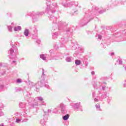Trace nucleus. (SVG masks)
<instances>
[{
  "label": "nucleus",
  "instance_id": "56",
  "mask_svg": "<svg viewBox=\"0 0 126 126\" xmlns=\"http://www.w3.org/2000/svg\"><path fill=\"white\" fill-rule=\"evenodd\" d=\"M106 45H107V44H104V46H106Z\"/></svg>",
  "mask_w": 126,
  "mask_h": 126
},
{
  "label": "nucleus",
  "instance_id": "3",
  "mask_svg": "<svg viewBox=\"0 0 126 126\" xmlns=\"http://www.w3.org/2000/svg\"><path fill=\"white\" fill-rule=\"evenodd\" d=\"M102 9V8H99L96 6H93L92 11L89 13V14H94V15H95L97 12H98L100 14L104 13V12H105L106 11V9H104L103 10Z\"/></svg>",
  "mask_w": 126,
  "mask_h": 126
},
{
  "label": "nucleus",
  "instance_id": "17",
  "mask_svg": "<svg viewBox=\"0 0 126 126\" xmlns=\"http://www.w3.org/2000/svg\"><path fill=\"white\" fill-rule=\"evenodd\" d=\"M74 60V58H73L72 57H67L65 58V61L67 62V63H71L72 61H73Z\"/></svg>",
  "mask_w": 126,
  "mask_h": 126
},
{
  "label": "nucleus",
  "instance_id": "52",
  "mask_svg": "<svg viewBox=\"0 0 126 126\" xmlns=\"http://www.w3.org/2000/svg\"><path fill=\"white\" fill-rule=\"evenodd\" d=\"M11 25H14V23H11Z\"/></svg>",
  "mask_w": 126,
  "mask_h": 126
},
{
  "label": "nucleus",
  "instance_id": "40",
  "mask_svg": "<svg viewBox=\"0 0 126 126\" xmlns=\"http://www.w3.org/2000/svg\"><path fill=\"white\" fill-rule=\"evenodd\" d=\"M12 63L13 64H16V61H13Z\"/></svg>",
  "mask_w": 126,
  "mask_h": 126
},
{
  "label": "nucleus",
  "instance_id": "53",
  "mask_svg": "<svg viewBox=\"0 0 126 126\" xmlns=\"http://www.w3.org/2000/svg\"><path fill=\"white\" fill-rule=\"evenodd\" d=\"M87 65H88V63H86V66H87Z\"/></svg>",
  "mask_w": 126,
  "mask_h": 126
},
{
  "label": "nucleus",
  "instance_id": "50",
  "mask_svg": "<svg viewBox=\"0 0 126 126\" xmlns=\"http://www.w3.org/2000/svg\"><path fill=\"white\" fill-rule=\"evenodd\" d=\"M2 65V64L1 63H0V66H1Z\"/></svg>",
  "mask_w": 126,
  "mask_h": 126
},
{
  "label": "nucleus",
  "instance_id": "10",
  "mask_svg": "<svg viewBox=\"0 0 126 126\" xmlns=\"http://www.w3.org/2000/svg\"><path fill=\"white\" fill-rule=\"evenodd\" d=\"M65 105L63 104V103H61L60 104V108L61 109V113L63 114V115H65V114H67V110L65 109Z\"/></svg>",
  "mask_w": 126,
  "mask_h": 126
},
{
  "label": "nucleus",
  "instance_id": "1",
  "mask_svg": "<svg viewBox=\"0 0 126 126\" xmlns=\"http://www.w3.org/2000/svg\"><path fill=\"white\" fill-rule=\"evenodd\" d=\"M46 72L42 69V75L40 78V81L38 82V84L40 87H46V88H50V86L47 85L48 80H46Z\"/></svg>",
  "mask_w": 126,
  "mask_h": 126
},
{
  "label": "nucleus",
  "instance_id": "36",
  "mask_svg": "<svg viewBox=\"0 0 126 126\" xmlns=\"http://www.w3.org/2000/svg\"><path fill=\"white\" fill-rule=\"evenodd\" d=\"M111 100H112V98L109 97L108 98V99H107V103H108V104H110V102Z\"/></svg>",
  "mask_w": 126,
  "mask_h": 126
},
{
  "label": "nucleus",
  "instance_id": "9",
  "mask_svg": "<svg viewBox=\"0 0 126 126\" xmlns=\"http://www.w3.org/2000/svg\"><path fill=\"white\" fill-rule=\"evenodd\" d=\"M74 4H75L74 1L70 2L69 3L63 1L62 3V5H63V6L65 8L71 7V6H72V5H74Z\"/></svg>",
  "mask_w": 126,
  "mask_h": 126
},
{
  "label": "nucleus",
  "instance_id": "26",
  "mask_svg": "<svg viewBox=\"0 0 126 126\" xmlns=\"http://www.w3.org/2000/svg\"><path fill=\"white\" fill-rule=\"evenodd\" d=\"M40 59L43 60V61H46V55L41 54L40 55Z\"/></svg>",
  "mask_w": 126,
  "mask_h": 126
},
{
  "label": "nucleus",
  "instance_id": "24",
  "mask_svg": "<svg viewBox=\"0 0 126 126\" xmlns=\"http://www.w3.org/2000/svg\"><path fill=\"white\" fill-rule=\"evenodd\" d=\"M75 64L76 65H80L81 64V61L79 60H75Z\"/></svg>",
  "mask_w": 126,
  "mask_h": 126
},
{
  "label": "nucleus",
  "instance_id": "44",
  "mask_svg": "<svg viewBox=\"0 0 126 126\" xmlns=\"http://www.w3.org/2000/svg\"><path fill=\"white\" fill-rule=\"evenodd\" d=\"M33 107H35V106H38L39 105L38 103H36L35 104H33Z\"/></svg>",
  "mask_w": 126,
  "mask_h": 126
},
{
  "label": "nucleus",
  "instance_id": "8",
  "mask_svg": "<svg viewBox=\"0 0 126 126\" xmlns=\"http://www.w3.org/2000/svg\"><path fill=\"white\" fill-rule=\"evenodd\" d=\"M26 122H28V116H27L26 114L24 115H22L20 119H16V123L17 124H19L20 123H26Z\"/></svg>",
  "mask_w": 126,
  "mask_h": 126
},
{
  "label": "nucleus",
  "instance_id": "21",
  "mask_svg": "<svg viewBox=\"0 0 126 126\" xmlns=\"http://www.w3.org/2000/svg\"><path fill=\"white\" fill-rule=\"evenodd\" d=\"M36 85H37V84H36L32 82H30L29 83V87H30V88H32V87H35V86H36Z\"/></svg>",
  "mask_w": 126,
  "mask_h": 126
},
{
  "label": "nucleus",
  "instance_id": "32",
  "mask_svg": "<svg viewBox=\"0 0 126 126\" xmlns=\"http://www.w3.org/2000/svg\"><path fill=\"white\" fill-rule=\"evenodd\" d=\"M19 105H20V108H24L25 107V104H24L23 103H22V102H20Z\"/></svg>",
  "mask_w": 126,
  "mask_h": 126
},
{
  "label": "nucleus",
  "instance_id": "4",
  "mask_svg": "<svg viewBox=\"0 0 126 126\" xmlns=\"http://www.w3.org/2000/svg\"><path fill=\"white\" fill-rule=\"evenodd\" d=\"M10 44L12 47L9 50L10 55V56H14V57H16V55L18 54V49H17V47L13 44L12 41H11Z\"/></svg>",
  "mask_w": 126,
  "mask_h": 126
},
{
  "label": "nucleus",
  "instance_id": "46",
  "mask_svg": "<svg viewBox=\"0 0 126 126\" xmlns=\"http://www.w3.org/2000/svg\"><path fill=\"white\" fill-rule=\"evenodd\" d=\"M124 87H126V80L125 81V83L124 84Z\"/></svg>",
  "mask_w": 126,
  "mask_h": 126
},
{
  "label": "nucleus",
  "instance_id": "6",
  "mask_svg": "<svg viewBox=\"0 0 126 126\" xmlns=\"http://www.w3.org/2000/svg\"><path fill=\"white\" fill-rule=\"evenodd\" d=\"M43 14H45V12H32L31 16L32 17V21L33 22H36V21H38V19L35 18V16H41L43 15Z\"/></svg>",
  "mask_w": 126,
  "mask_h": 126
},
{
  "label": "nucleus",
  "instance_id": "19",
  "mask_svg": "<svg viewBox=\"0 0 126 126\" xmlns=\"http://www.w3.org/2000/svg\"><path fill=\"white\" fill-rule=\"evenodd\" d=\"M14 31H15V32H17L18 31H21V26H19L18 27H15L14 28Z\"/></svg>",
  "mask_w": 126,
  "mask_h": 126
},
{
  "label": "nucleus",
  "instance_id": "30",
  "mask_svg": "<svg viewBox=\"0 0 126 126\" xmlns=\"http://www.w3.org/2000/svg\"><path fill=\"white\" fill-rule=\"evenodd\" d=\"M51 112H52V110L48 109L47 112H44V114L47 116H48L49 114H50V113H51Z\"/></svg>",
  "mask_w": 126,
  "mask_h": 126
},
{
  "label": "nucleus",
  "instance_id": "5",
  "mask_svg": "<svg viewBox=\"0 0 126 126\" xmlns=\"http://www.w3.org/2000/svg\"><path fill=\"white\" fill-rule=\"evenodd\" d=\"M91 20V18H90V15L88 13H86L83 19L81 21V25H87V24L89 21Z\"/></svg>",
  "mask_w": 126,
  "mask_h": 126
},
{
  "label": "nucleus",
  "instance_id": "35",
  "mask_svg": "<svg viewBox=\"0 0 126 126\" xmlns=\"http://www.w3.org/2000/svg\"><path fill=\"white\" fill-rule=\"evenodd\" d=\"M66 32H69L70 33H72V30H71V28L69 29L68 31H66Z\"/></svg>",
  "mask_w": 126,
  "mask_h": 126
},
{
  "label": "nucleus",
  "instance_id": "38",
  "mask_svg": "<svg viewBox=\"0 0 126 126\" xmlns=\"http://www.w3.org/2000/svg\"><path fill=\"white\" fill-rule=\"evenodd\" d=\"M98 39H99V40H101V39H102V36L100 34H99L98 35Z\"/></svg>",
  "mask_w": 126,
  "mask_h": 126
},
{
  "label": "nucleus",
  "instance_id": "47",
  "mask_svg": "<svg viewBox=\"0 0 126 126\" xmlns=\"http://www.w3.org/2000/svg\"><path fill=\"white\" fill-rule=\"evenodd\" d=\"M7 15H8L9 16H11V13H7Z\"/></svg>",
  "mask_w": 126,
  "mask_h": 126
},
{
  "label": "nucleus",
  "instance_id": "13",
  "mask_svg": "<svg viewBox=\"0 0 126 126\" xmlns=\"http://www.w3.org/2000/svg\"><path fill=\"white\" fill-rule=\"evenodd\" d=\"M30 96H31V94H29V95L28 94L26 96V97H29V98H28V97H26V99H27L29 103H33V102L35 101V99L30 97Z\"/></svg>",
  "mask_w": 126,
  "mask_h": 126
},
{
  "label": "nucleus",
  "instance_id": "43",
  "mask_svg": "<svg viewBox=\"0 0 126 126\" xmlns=\"http://www.w3.org/2000/svg\"><path fill=\"white\" fill-rule=\"evenodd\" d=\"M3 88V85H0V89H2Z\"/></svg>",
  "mask_w": 126,
  "mask_h": 126
},
{
  "label": "nucleus",
  "instance_id": "51",
  "mask_svg": "<svg viewBox=\"0 0 126 126\" xmlns=\"http://www.w3.org/2000/svg\"><path fill=\"white\" fill-rule=\"evenodd\" d=\"M108 7H112V6H110V5H108Z\"/></svg>",
  "mask_w": 126,
  "mask_h": 126
},
{
  "label": "nucleus",
  "instance_id": "2",
  "mask_svg": "<svg viewBox=\"0 0 126 126\" xmlns=\"http://www.w3.org/2000/svg\"><path fill=\"white\" fill-rule=\"evenodd\" d=\"M49 3H50V1H49V0H48V1L46 2L47 7L45 12L46 13H50V12H52V13H55V10H53V9L55 8V7H57L58 4L57 3H54L50 6L49 5Z\"/></svg>",
  "mask_w": 126,
  "mask_h": 126
},
{
  "label": "nucleus",
  "instance_id": "60",
  "mask_svg": "<svg viewBox=\"0 0 126 126\" xmlns=\"http://www.w3.org/2000/svg\"><path fill=\"white\" fill-rule=\"evenodd\" d=\"M99 94H100V92H99Z\"/></svg>",
  "mask_w": 126,
  "mask_h": 126
},
{
  "label": "nucleus",
  "instance_id": "57",
  "mask_svg": "<svg viewBox=\"0 0 126 126\" xmlns=\"http://www.w3.org/2000/svg\"><path fill=\"white\" fill-rule=\"evenodd\" d=\"M103 83H104V84H106V83H105V82H104Z\"/></svg>",
  "mask_w": 126,
  "mask_h": 126
},
{
  "label": "nucleus",
  "instance_id": "34",
  "mask_svg": "<svg viewBox=\"0 0 126 126\" xmlns=\"http://www.w3.org/2000/svg\"><path fill=\"white\" fill-rule=\"evenodd\" d=\"M16 82L17 83H21V82H22V80H21L20 79H18L16 80Z\"/></svg>",
  "mask_w": 126,
  "mask_h": 126
},
{
  "label": "nucleus",
  "instance_id": "12",
  "mask_svg": "<svg viewBox=\"0 0 126 126\" xmlns=\"http://www.w3.org/2000/svg\"><path fill=\"white\" fill-rule=\"evenodd\" d=\"M61 58H62V54L59 53V54H56V55L54 56L52 58V60H55V61H57L58 60H60V59H61Z\"/></svg>",
  "mask_w": 126,
  "mask_h": 126
},
{
  "label": "nucleus",
  "instance_id": "23",
  "mask_svg": "<svg viewBox=\"0 0 126 126\" xmlns=\"http://www.w3.org/2000/svg\"><path fill=\"white\" fill-rule=\"evenodd\" d=\"M50 20L53 21L54 23H56V21L57 20V18L54 17L53 15L50 16Z\"/></svg>",
  "mask_w": 126,
  "mask_h": 126
},
{
  "label": "nucleus",
  "instance_id": "58",
  "mask_svg": "<svg viewBox=\"0 0 126 126\" xmlns=\"http://www.w3.org/2000/svg\"><path fill=\"white\" fill-rule=\"evenodd\" d=\"M37 90H39V89H37Z\"/></svg>",
  "mask_w": 126,
  "mask_h": 126
},
{
  "label": "nucleus",
  "instance_id": "49",
  "mask_svg": "<svg viewBox=\"0 0 126 126\" xmlns=\"http://www.w3.org/2000/svg\"><path fill=\"white\" fill-rule=\"evenodd\" d=\"M93 96L94 97L95 96V92H93Z\"/></svg>",
  "mask_w": 126,
  "mask_h": 126
},
{
  "label": "nucleus",
  "instance_id": "27",
  "mask_svg": "<svg viewBox=\"0 0 126 126\" xmlns=\"http://www.w3.org/2000/svg\"><path fill=\"white\" fill-rule=\"evenodd\" d=\"M21 91H23L21 88H15V92H20Z\"/></svg>",
  "mask_w": 126,
  "mask_h": 126
},
{
  "label": "nucleus",
  "instance_id": "31",
  "mask_svg": "<svg viewBox=\"0 0 126 126\" xmlns=\"http://www.w3.org/2000/svg\"><path fill=\"white\" fill-rule=\"evenodd\" d=\"M95 108L97 110V111H101V108H100V105L99 104L95 105Z\"/></svg>",
  "mask_w": 126,
  "mask_h": 126
},
{
  "label": "nucleus",
  "instance_id": "25",
  "mask_svg": "<svg viewBox=\"0 0 126 126\" xmlns=\"http://www.w3.org/2000/svg\"><path fill=\"white\" fill-rule=\"evenodd\" d=\"M58 38V32H54L52 34V39H57Z\"/></svg>",
  "mask_w": 126,
  "mask_h": 126
},
{
  "label": "nucleus",
  "instance_id": "29",
  "mask_svg": "<svg viewBox=\"0 0 126 126\" xmlns=\"http://www.w3.org/2000/svg\"><path fill=\"white\" fill-rule=\"evenodd\" d=\"M9 32H12V27L11 26H7Z\"/></svg>",
  "mask_w": 126,
  "mask_h": 126
},
{
  "label": "nucleus",
  "instance_id": "15",
  "mask_svg": "<svg viewBox=\"0 0 126 126\" xmlns=\"http://www.w3.org/2000/svg\"><path fill=\"white\" fill-rule=\"evenodd\" d=\"M58 25L59 30H61V26H66V24L65 22L60 21L58 23Z\"/></svg>",
  "mask_w": 126,
  "mask_h": 126
},
{
  "label": "nucleus",
  "instance_id": "45",
  "mask_svg": "<svg viewBox=\"0 0 126 126\" xmlns=\"http://www.w3.org/2000/svg\"><path fill=\"white\" fill-rule=\"evenodd\" d=\"M109 55L112 56H114V54L113 52H112L111 53H109Z\"/></svg>",
  "mask_w": 126,
  "mask_h": 126
},
{
  "label": "nucleus",
  "instance_id": "42",
  "mask_svg": "<svg viewBox=\"0 0 126 126\" xmlns=\"http://www.w3.org/2000/svg\"><path fill=\"white\" fill-rule=\"evenodd\" d=\"M94 102H98V101H99V99L95 98L94 99Z\"/></svg>",
  "mask_w": 126,
  "mask_h": 126
},
{
  "label": "nucleus",
  "instance_id": "14",
  "mask_svg": "<svg viewBox=\"0 0 126 126\" xmlns=\"http://www.w3.org/2000/svg\"><path fill=\"white\" fill-rule=\"evenodd\" d=\"M101 90H102V91H107V92H110L111 91V88L106 86H103L101 88Z\"/></svg>",
  "mask_w": 126,
  "mask_h": 126
},
{
  "label": "nucleus",
  "instance_id": "39",
  "mask_svg": "<svg viewBox=\"0 0 126 126\" xmlns=\"http://www.w3.org/2000/svg\"><path fill=\"white\" fill-rule=\"evenodd\" d=\"M119 64H123V61L122 60H119Z\"/></svg>",
  "mask_w": 126,
  "mask_h": 126
},
{
  "label": "nucleus",
  "instance_id": "59",
  "mask_svg": "<svg viewBox=\"0 0 126 126\" xmlns=\"http://www.w3.org/2000/svg\"><path fill=\"white\" fill-rule=\"evenodd\" d=\"M107 8V10L109 9V8Z\"/></svg>",
  "mask_w": 126,
  "mask_h": 126
},
{
  "label": "nucleus",
  "instance_id": "7",
  "mask_svg": "<svg viewBox=\"0 0 126 126\" xmlns=\"http://www.w3.org/2000/svg\"><path fill=\"white\" fill-rule=\"evenodd\" d=\"M70 106L73 108L74 111H83L82 106H80V102L76 103H70Z\"/></svg>",
  "mask_w": 126,
  "mask_h": 126
},
{
  "label": "nucleus",
  "instance_id": "22",
  "mask_svg": "<svg viewBox=\"0 0 126 126\" xmlns=\"http://www.w3.org/2000/svg\"><path fill=\"white\" fill-rule=\"evenodd\" d=\"M24 34L26 37L29 36V30L26 29L24 32Z\"/></svg>",
  "mask_w": 126,
  "mask_h": 126
},
{
  "label": "nucleus",
  "instance_id": "55",
  "mask_svg": "<svg viewBox=\"0 0 126 126\" xmlns=\"http://www.w3.org/2000/svg\"><path fill=\"white\" fill-rule=\"evenodd\" d=\"M67 56H69V53H67Z\"/></svg>",
  "mask_w": 126,
  "mask_h": 126
},
{
  "label": "nucleus",
  "instance_id": "61",
  "mask_svg": "<svg viewBox=\"0 0 126 126\" xmlns=\"http://www.w3.org/2000/svg\"><path fill=\"white\" fill-rule=\"evenodd\" d=\"M103 48L105 49V48H106V47H103Z\"/></svg>",
  "mask_w": 126,
  "mask_h": 126
},
{
  "label": "nucleus",
  "instance_id": "33",
  "mask_svg": "<svg viewBox=\"0 0 126 126\" xmlns=\"http://www.w3.org/2000/svg\"><path fill=\"white\" fill-rule=\"evenodd\" d=\"M45 123H46V121L44 120V119L41 120L40 124L42 125V126L44 125V124H45Z\"/></svg>",
  "mask_w": 126,
  "mask_h": 126
},
{
  "label": "nucleus",
  "instance_id": "18",
  "mask_svg": "<svg viewBox=\"0 0 126 126\" xmlns=\"http://www.w3.org/2000/svg\"><path fill=\"white\" fill-rule=\"evenodd\" d=\"M101 85L102 83H99L98 85H97L96 83H94V89H98V88H100Z\"/></svg>",
  "mask_w": 126,
  "mask_h": 126
},
{
  "label": "nucleus",
  "instance_id": "28",
  "mask_svg": "<svg viewBox=\"0 0 126 126\" xmlns=\"http://www.w3.org/2000/svg\"><path fill=\"white\" fill-rule=\"evenodd\" d=\"M73 45H72V50H76L77 49V44L73 43Z\"/></svg>",
  "mask_w": 126,
  "mask_h": 126
},
{
  "label": "nucleus",
  "instance_id": "16",
  "mask_svg": "<svg viewBox=\"0 0 126 126\" xmlns=\"http://www.w3.org/2000/svg\"><path fill=\"white\" fill-rule=\"evenodd\" d=\"M107 92H104L103 94H101L100 99L101 100H103V99H106V98H107Z\"/></svg>",
  "mask_w": 126,
  "mask_h": 126
},
{
  "label": "nucleus",
  "instance_id": "11",
  "mask_svg": "<svg viewBox=\"0 0 126 126\" xmlns=\"http://www.w3.org/2000/svg\"><path fill=\"white\" fill-rule=\"evenodd\" d=\"M36 99L40 102L41 106H46V102L44 101V98L42 96H38Z\"/></svg>",
  "mask_w": 126,
  "mask_h": 126
},
{
  "label": "nucleus",
  "instance_id": "41",
  "mask_svg": "<svg viewBox=\"0 0 126 126\" xmlns=\"http://www.w3.org/2000/svg\"><path fill=\"white\" fill-rule=\"evenodd\" d=\"M36 43H37V44H40L41 43V41H40L39 40H36Z\"/></svg>",
  "mask_w": 126,
  "mask_h": 126
},
{
  "label": "nucleus",
  "instance_id": "20",
  "mask_svg": "<svg viewBox=\"0 0 126 126\" xmlns=\"http://www.w3.org/2000/svg\"><path fill=\"white\" fill-rule=\"evenodd\" d=\"M68 119H69V114H68L63 116V121H67Z\"/></svg>",
  "mask_w": 126,
  "mask_h": 126
},
{
  "label": "nucleus",
  "instance_id": "37",
  "mask_svg": "<svg viewBox=\"0 0 126 126\" xmlns=\"http://www.w3.org/2000/svg\"><path fill=\"white\" fill-rule=\"evenodd\" d=\"M4 113H3V112H2V111H0V117L4 116Z\"/></svg>",
  "mask_w": 126,
  "mask_h": 126
},
{
  "label": "nucleus",
  "instance_id": "54",
  "mask_svg": "<svg viewBox=\"0 0 126 126\" xmlns=\"http://www.w3.org/2000/svg\"><path fill=\"white\" fill-rule=\"evenodd\" d=\"M124 69H125V70L126 71V66H125V67H124Z\"/></svg>",
  "mask_w": 126,
  "mask_h": 126
},
{
  "label": "nucleus",
  "instance_id": "48",
  "mask_svg": "<svg viewBox=\"0 0 126 126\" xmlns=\"http://www.w3.org/2000/svg\"><path fill=\"white\" fill-rule=\"evenodd\" d=\"M91 74H92L93 75H94V74H95V72L94 71H92L91 72Z\"/></svg>",
  "mask_w": 126,
  "mask_h": 126
}]
</instances>
